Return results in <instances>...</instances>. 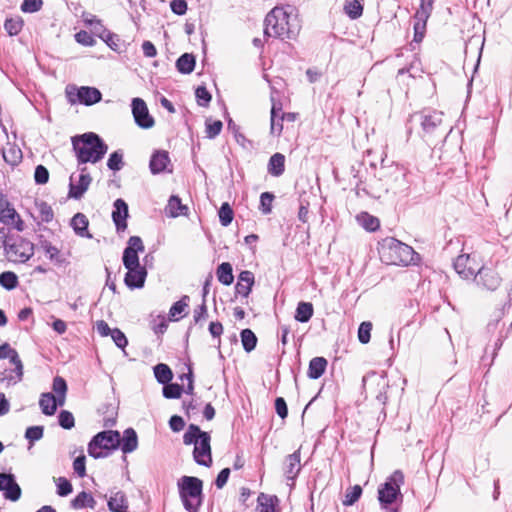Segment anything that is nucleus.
Returning <instances> with one entry per match:
<instances>
[{
	"label": "nucleus",
	"mask_w": 512,
	"mask_h": 512,
	"mask_svg": "<svg viewBox=\"0 0 512 512\" xmlns=\"http://www.w3.org/2000/svg\"><path fill=\"white\" fill-rule=\"evenodd\" d=\"M0 491H3L4 498L16 502L21 497V488L10 473H0Z\"/></svg>",
	"instance_id": "14"
},
{
	"label": "nucleus",
	"mask_w": 512,
	"mask_h": 512,
	"mask_svg": "<svg viewBox=\"0 0 512 512\" xmlns=\"http://www.w3.org/2000/svg\"><path fill=\"white\" fill-rule=\"evenodd\" d=\"M169 163L170 158L168 152L157 151L152 155L149 167L153 174H159L167 169Z\"/></svg>",
	"instance_id": "23"
},
{
	"label": "nucleus",
	"mask_w": 512,
	"mask_h": 512,
	"mask_svg": "<svg viewBox=\"0 0 512 512\" xmlns=\"http://www.w3.org/2000/svg\"><path fill=\"white\" fill-rule=\"evenodd\" d=\"M132 113L135 122L141 128H151L154 125L153 118L149 115L146 103L140 98L132 100Z\"/></svg>",
	"instance_id": "17"
},
{
	"label": "nucleus",
	"mask_w": 512,
	"mask_h": 512,
	"mask_svg": "<svg viewBox=\"0 0 512 512\" xmlns=\"http://www.w3.org/2000/svg\"><path fill=\"white\" fill-rule=\"evenodd\" d=\"M43 427L42 426H31L27 428L25 432V437L33 443L34 441L40 440L43 437Z\"/></svg>",
	"instance_id": "62"
},
{
	"label": "nucleus",
	"mask_w": 512,
	"mask_h": 512,
	"mask_svg": "<svg viewBox=\"0 0 512 512\" xmlns=\"http://www.w3.org/2000/svg\"><path fill=\"white\" fill-rule=\"evenodd\" d=\"M442 115L439 111H423L414 117L420 122L424 133L431 134L442 123Z\"/></svg>",
	"instance_id": "18"
},
{
	"label": "nucleus",
	"mask_w": 512,
	"mask_h": 512,
	"mask_svg": "<svg viewBox=\"0 0 512 512\" xmlns=\"http://www.w3.org/2000/svg\"><path fill=\"white\" fill-rule=\"evenodd\" d=\"M454 269L463 279H472L481 267L477 255L473 253L459 255L454 262Z\"/></svg>",
	"instance_id": "11"
},
{
	"label": "nucleus",
	"mask_w": 512,
	"mask_h": 512,
	"mask_svg": "<svg viewBox=\"0 0 512 512\" xmlns=\"http://www.w3.org/2000/svg\"><path fill=\"white\" fill-rule=\"evenodd\" d=\"M435 0H420L419 8L414 15V38L413 41L419 43L423 40L426 32L427 21L433 11Z\"/></svg>",
	"instance_id": "10"
},
{
	"label": "nucleus",
	"mask_w": 512,
	"mask_h": 512,
	"mask_svg": "<svg viewBox=\"0 0 512 512\" xmlns=\"http://www.w3.org/2000/svg\"><path fill=\"white\" fill-rule=\"evenodd\" d=\"M18 284V277L14 272L6 271L0 274V285L7 290L14 289Z\"/></svg>",
	"instance_id": "48"
},
{
	"label": "nucleus",
	"mask_w": 512,
	"mask_h": 512,
	"mask_svg": "<svg viewBox=\"0 0 512 512\" xmlns=\"http://www.w3.org/2000/svg\"><path fill=\"white\" fill-rule=\"evenodd\" d=\"M301 30L296 8L291 5L274 7L264 19V37L295 39Z\"/></svg>",
	"instance_id": "1"
},
{
	"label": "nucleus",
	"mask_w": 512,
	"mask_h": 512,
	"mask_svg": "<svg viewBox=\"0 0 512 512\" xmlns=\"http://www.w3.org/2000/svg\"><path fill=\"white\" fill-rule=\"evenodd\" d=\"M77 97L80 103L93 105L101 100V93L93 87H81L78 89Z\"/></svg>",
	"instance_id": "27"
},
{
	"label": "nucleus",
	"mask_w": 512,
	"mask_h": 512,
	"mask_svg": "<svg viewBox=\"0 0 512 512\" xmlns=\"http://www.w3.org/2000/svg\"><path fill=\"white\" fill-rule=\"evenodd\" d=\"M101 40L112 50L118 53L121 52L123 42L117 34L109 31L108 33L104 34V37Z\"/></svg>",
	"instance_id": "47"
},
{
	"label": "nucleus",
	"mask_w": 512,
	"mask_h": 512,
	"mask_svg": "<svg viewBox=\"0 0 512 512\" xmlns=\"http://www.w3.org/2000/svg\"><path fill=\"white\" fill-rule=\"evenodd\" d=\"M358 223L368 231H375L379 227L378 218L368 214L367 212H362L357 216Z\"/></svg>",
	"instance_id": "42"
},
{
	"label": "nucleus",
	"mask_w": 512,
	"mask_h": 512,
	"mask_svg": "<svg viewBox=\"0 0 512 512\" xmlns=\"http://www.w3.org/2000/svg\"><path fill=\"white\" fill-rule=\"evenodd\" d=\"M206 135L208 138L213 139L218 136L222 130L223 124L220 120L211 121L206 120Z\"/></svg>",
	"instance_id": "54"
},
{
	"label": "nucleus",
	"mask_w": 512,
	"mask_h": 512,
	"mask_svg": "<svg viewBox=\"0 0 512 512\" xmlns=\"http://www.w3.org/2000/svg\"><path fill=\"white\" fill-rule=\"evenodd\" d=\"M43 0H23L21 10L24 13H34L41 9Z\"/></svg>",
	"instance_id": "59"
},
{
	"label": "nucleus",
	"mask_w": 512,
	"mask_h": 512,
	"mask_svg": "<svg viewBox=\"0 0 512 512\" xmlns=\"http://www.w3.org/2000/svg\"><path fill=\"white\" fill-rule=\"evenodd\" d=\"M163 387V396L167 399L180 398L183 387L177 383H167Z\"/></svg>",
	"instance_id": "52"
},
{
	"label": "nucleus",
	"mask_w": 512,
	"mask_h": 512,
	"mask_svg": "<svg viewBox=\"0 0 512 512\" xmlns=\"http://www.w3.org/2000/svg\"><path fill=\"white\" fill-rule=\"evenodd\" d=\"M177 485L184 508L189 512H198L203 501V482L197 477L183 476Z\"/></svg>",
	"instance_id": "6"
},
{
	"label": "nucleus",
	"mask_w": 512,
	"mask_h": 512,
	"mask_svg": "<svg viewBox=\"0 0 512 512\" xmlns=\"http://www.w3.org/2000/svg\"><path fill=\"white\" fill-rule=\"evenodd\" d=\"M210 435L201 431L197 425L190 424L187 431L183 435L185 445H194L193 457L199 464L209 467L212 463Z\"/></svg>",
	"instance_id": "4"
},
{
	"label": "nucleus",
	"mask_w": 512,
	"mask_h": 512,
	"mask_svg": "<svg viewBox=\"0 0 512 512\" xmlns=\"http://www.w3.org/2000/svg\"><path fill=\"white\" fill-rule=\"evenodd\" d=\"M281 105L272 99L271 115H270V133L275 137H279L283 130V121H281Z\"/></svg>",
	"instance_id": "25"
},
{
	"label": "nucleus",
	"mask_w": 512,
	"mask_h": 512,
	"mask_svg": "<svg viewBox=\"0 0 512 512\" xmlns=\"http://www.w3.org/2000/svg\"><path fill=\"white\" fill-rule=\"evenodd\" d=\"M107 166L110 170L119 171L123 167V154L119 151H115L110 154L107 161Z\"/></svg>",
	"instance_id": "55"
},
{
	"label": "nucleus",
	"mask_w": 512,
	"mask_h": 512,
	"mask_svg": "<svg viewBox=\"0 0 512 512\" xmlns=\"http://www.w3.org/2000/svg\"><path fill=\"white\" fill-rule=\"evenodd\" d=\"M300 469V452L295 451L294 453L287 456L284 473L288 479L294 480L300 472Z\"/></svg>",
	"instance_id": "26"
},
{
	"label": "nucleus",
	"mask_w": 512,
	"mask_h": 512,
	"mask_svg": "<svg viewBox=\"0 0 512 512\" xmlns=\"http://www.w3.org/2000/svg\"><path fill=\"white\" fill-rule=\"evenodd\" d=\"M219 220L223 226H228L233 220V210L228 203H223L219 209Z\"/></svg>",
	"instance_id": "53"
},
{
	"label": "nucleus",
	"mask_w": 512,
	"mask_h": 512,
	"mask_svg": "<svg viewBox=\"0 0 512 512\" xmlns=\"http://www.w3.org/2000/svg\"><path fill=\"white\" fill-rule=\"evenodd\" d=\"M127 244L122 257L124 267L130 269L131 266L137 267L141 265L138 253L143 252L145 249L142 239L138 236H131Z\"/></svg>",
	"instance_id": "13"
},
{
	"label": "nucleus",
	"mask_w": 512,
	"mask_h": 512,
	"mask_svg": "<svg viewBox=\"0 0 512 512\" xmlns=\"http://www.w3.org/2000/svg\"><path fill=\"white\" fill-rule=\"evenodd\" d=\"M13 369H5L4 372L0 373V384H6L7 386L15 385L22 380L23 377V364L22 361L19 363H13Z\"/></svg>",
	"instance_id": "21"
},
{
	"label": "nucleus",
	"mask_w": 512,
	"mask_h": 512,
	"mask_svg": "<svg viewBox=\"0 0 512 512\" xmlns=\"http://www.w3.org/2000/svg\"><path fill=\"white\" fill-rule=\"evenodd\" d=\"M327 367V360L323 357H315L309 363L307 375L311 379L320 378Z\"/></svg>",
	"instance_id": "33"
},
{
	"label": "nucleus",
	"mask_w": 512,
	"mask_h": 512,
	"mask_svg": "<svg viewBox=\"0 0 512 512\" xmlns=\"http://www.w3.org/2000/svg\"><path fill=\"white\" fill-rule=\"evenodd\" d=\"M6 358L10 360L11 364L21 362L17 351L11 348L8 343H4L0 346V359Z\"/></svg>",
	"instance_id": "50"
},
{
	"label": "nucleus",
	"mask_w": 512,
	"mask_h": 512,
	"mask_svg": "<svg viewBox=\"0 0 512 512\" xmlns=\"http://www.w3.org/2000/svg\"><path fill=\"white\" fill-rule=\"evenodd\" d=\"M88 224L87 217L82 213H77L71 220V226L77 235L91 238L92 236L87 231Z\"/></svg>",
	"instance_id": "35"
},
{
	"label": "nucleus",
	"mask_w": 512,
	"mask_h": 512,
	"mask_svg": "<svg viewBox=\"0 0 512 512\" xmlns=\"http://www.w3.org/2000/svg\"><path fill=\"white\" fill-rule=\"evenodd\" d=\"M34 179L37 184H46L49 180V172L43 165H38L35 168Z\"/></svg>",
	"instance_id": "61"
},
{
	"label": "nucleus",
	"mask_w": 512,
	"mask_h": 512,
	"mask_svg": "<svg viewBox=\"0 0 512 512\" xmlns=\"http://www.w3.org/2000/svg\"><path fill=\"white\" fill-rule=\"evenodd\" d=\"M3 245L8 260L15 263H24L34 254V244L23 238H18L11 244L3 240Z\"/></svg>",
	"instance_id": "8"
},
{
	"label": "nucleus",
	"mask_w": 512,
	"mask_h": 512,
	"mask_svg": "<svg viewBox=\"0 0 512 512\" xmlns=\"http://www.w3.org/2000/svg\"><path fill=\"white\" fill-rule=\"evenodd\" d=\"M274 195L270 192H264L260 196V210L263 214H269L272 210Z\"/></svg>",
	"instance_id": "57"
},
{
	"label": "nucleus",
	"mask_w": 512,
	"mask_h": 512,
	"mask_svg": "<svg viewBox=\"0 0 512 512\" xmlns=\"http://www.w3.org/2000/svg\"><path fill=\"white\" fill-rule=\"evenodd\" d=\"M154 375L161 384L169 383L173 378V373L168 365L160 363L154 367Z\"/></svg>",
	"instance_id": "40"
},
{
	"label": "nucleus",
	"mask_w": 512,
	"mask_h": 512,
	"mask_svg": "<svg viewBox=\"0 0 512 512\" xmlns=\"http://www.w3.org/2000/svg\"><path fill=\"white\" fill-rule=\"evenodd\" d=\"M254 284V275L251 271H242L238 276L236 292L244 297H248Z\"/></svg>",
	"instance_id": "24"
},
{
	"label": "nucleus",
	"mask_w": 512,
	"mask_h": 512,
	"mask_svg": "<svg viewBox=\"0 0 512 512\" xmlns=\"http://www.w3.org/2000/svg\"><path fill=\"white\" fill-rule=\"evenodd\" d=\"M241 342L246 352H251L255 349L257 344V337L250 329H243L241 331Z\"/></svg>",
	"instance_id": "43"
},
{
	"label": "nucleus",
	"mask_w": 512,
	"mask_h": 512,
	"mask_svg": "<svg viewBox=\"0 0 512 512\" xmlns=\"http://www.w3.org/2000/svg\"><path fill=\"white\" fill-rule=\"evenodd\" d=\"M95 505V500L94 498L92 497L91 494L85 492V491H82L80 492L72 501H71V506L74 508V509H82V508H85V507H90V508H93Z\"/></svg>",
	"instance_id": "38"
},
{
	"label": "nucleus",
	"mask_w": 512,
	"mask_h": 512,
	"mask_svg": "<svg viewBox=\"0 0 512 512\" xmlns=\"http://www.w3.org/2000/svg\"><path fill=\"white\" fill-rule=\"evenodd\" d=\"M478 286L484 289L494 291L501 284V278L496 271L491 268L481 267L474 276Z\"/></svg>",
	"instance_id": "15"
},
{
	"label": "nucleus",
	"mask_w": 512,
	"mask_h": 512,
	"mask_svg": "<svg viewBox=\"0 0 512 512\" xmlns=\"http://www.w3.org/2000/svg\"><path fill=\"white\" fill-rule=\"evenodd\" d=\"M276 497L265 495L261 493L258 496L257 512H275Z\"/></svg>",
	"instance_id": "41"
},
{
	"label": "nucleus",
	"mask_w": 512,
	"mask_h": 512,
	"mask_svg": "<svg viewBox=\"0 0 512 512\" xmlns=\"http://www.w3.org/2000/svg\"><path fill=\"white\" fill-rule=\"evenodd\" d=\"M72 145L79 164L97 163L108 150L104 141L93 132L74 136Z\"/></svg>",
	"instance_id": "2"
},
{
	"label": "nucleus",
	"mask_w": 512,
	"mask_h": 512,
	"mask_svg": "<svg viewBox=\"0 0 512 512\" xmlns=\"http://www.w3.org/2000/svg\"><path fill=\"white\" fill-rule=\"evenodd\" d=\"M52 389L58 398L59 406H63L66 399L67 384L64 378L56 376L53 380Z\"/></svg>",
	"instance_id": "37"
},
{
	"label": "nucleus",
	"mask_w": 512,
	"mask_h": 512,
	"mask_svg": "<svg viewBox=\"0 0 512 512\" xmlns=\"http://www.w3.org/2000/svg\"><path fill=\"white\" fill-rule=\"evenodd\" d=\"M120 445V433L116 430H106L96 434L88 445V453L93 458L107 457L110 451Z\"/></svg>",
	"instance_id": "7"
},
{
	"label": "nucleus",
	"mask_w": 512,
	"mask_h": 512,
	"mask_svg": "<svg viewBox=\"0 0 512 512\" xmlns=\"http://www.w3.org/2000/svg\"><path fill=\"white\" fill-rule=\"evenodd\" d=\"M147 277V270L145 266L138 265L137 267L131 266L127 269L124 282L130 289L142 288Z\"/></svg>",
	"instance_id": "19"
},
{
	"label": "nucleus",
	"mask_w": 512,
	"mask_h": 512,
	"mask_svg": "<svg viewBox=\"0 0 512 512\" xmlns=\"http://www.w3.org/2000/svg\"><path fill=\"white\" fill-rule=\"evenodd\" d=\"M344 11L351 19H357L363 13V5L359 0H347Z\"/></svg>",
	"instance_id": "44"
},
{
	"label": "nucleus",
	"mask_w": 512,
	"mask_h": 512,
	"mask_svg": "<svg viewBox=\"0 0 512 512\" xmlns=\"http://www.w3.org/2000/svg\"><path fill=\"white\" fill-rule=\"evenodd\" d=\"M75 40L83 45V46H93L95 45L96 43V40L94 39V37L92 36V34H90L89 32L85 31V30H81L79 32H77L75 34Z\"/></svg>",
	"instance_id": "60"
},
{
	"label": "nucleus",
	"mask_w": 512,
	"mask_h": 512,
	"mask_svg": "<svg viewBox=\"0 0 512 512\" xmlns=\"http://www.w3.org/2000/svg\"><path fill=\"white\" fill-rule=\"evenodd\" d=\"M109 510L112 512H128V501L122 491L112 494L108 500Z\"/></svg>",
	"instance_id": "29"
},
{
	"label": "nucleus",
	"mask_w": 512,
	"mask_h": 512,
	"mask_svg": "<svg viewBox=\"0 0 512 512\" xmlns=\"http://www.w3.org/2000/svg\"><path fill=\"white\" fill-rule=\"evenodd\" d=\"M0 222L13 227L21 232L24 230V223L16 210L6 201L0 200Z\"/></svg>",
	"instance_id": "16"
},
{
	"label": "nucleus",
	"mask_w": 512,
	"mask_h": 512,
	"mask_svg": "<svg viewBox=\"0 0 512 512\" xmlns=\"http://www.w3.org/2000/svg\"><path fill=\"white\" fill-rule=\"evenodd\" d=\"M79 170L80 174L77 177L74 174L70 176L68 195L73 199H80L88 190L92 182V177L88 173L86 167H82Z\"/></svg>",
	"instance_id": "12"
},
{
	"label": "nucleus",
	"mask_w": 512,
	"mask_h": 512,
	"mask_svg": "<svg viewBox=\"0 0 512 512\" xmlns=\"http://www.w3.org/2000/svg\"><path fill=\"white\" fill-rule=\"evenodd\" d=\"M313 315V305L309 302H300L296 308L295 319L305 323L310 320Z\"/></svg>",
	"instance_id": "39"
},
{
	"label": "nucleus",
	"mask_w": 512,
	"mask_h": 512,
	"mask_svg": "<svg viewBox=\"0 0 512 512\" xmlns=\"http://www.w3.org/2000/svg\"><path fill=\"white\" fill-rule=\"evenodd\" d=\"M404 484V475L400 470L394 471L378 488V500L386 512H398L403 501L400 491Z\"/></svg>",
	"instance_id": "3"
},
{
	"label": "nucleus",
	"mask_w": 512,
	"mask_h": 512,
	"mask_svg": "<svg viewBox=\"0 0 512 512\" xmlns=\"http://www.w3.org/2000/svg\"><path fill=\"white\" fill-rule=\"evenodd\" d=\"M36 207L38 209L41 221L48 223L53 220L54 213L51 206L48 203L44 201L37 202Z\"/></svg>",
	"instance_id": "51"
},
{
	"label": "nucleus",
	"mask_w": 512,
	"mask_h": 512,
	"mask_svg": "<svg viewBox=\"0 0 512 512\" xmlns=\"http://www.w3.org/2000/svg\"><path fill=\"white\" fill-rule=\"evenodd\" d=\"M195 95L197 98V102L200 106H206L211 100V95L207 91V89L203 86H200L196 89Z\"/></svg>",
	"instance_id": "64"
},
{
	"label": "nucleus",
	"mask_w": 512,
	"mask_h": 512,
	"mask_svg": "<svg viewBox=\"0 0 512 512\" xmlns=\"http://www.w3.org/2000/svg\"><path fill=\"white\" fill-rule=\"evenodd\" d=\"M59 425L64 429H71L75 425L74 416L71 412L62 410L58 416Z\"/></svg>",
	"instance_id": "58"
},
{
	"label": "nucleus",
	"mask_w": 512,
	"mask_h": 512,
	"mask_svg": "<svg viewBox=\"0 0 512 512\" xmlns=\"http://www.w3.org/2000/svg\"><path fill=\"white\" fill-rule=\"evenodd\" d=\"M113 206L112 218L116 229L118 232L124 231L127 228L128 205L123 199H117Z\"/></svg>",
	"instance_id": "20"
},
{
	"label": "nucleus",
	"mask_w": 512,
	"mask_h": 512,
	"mask_svg": "<svg viewBox=\"0 0 512 512\" xmlns=\"http://www.w3.org/2000/svg\"><path fill=\"white\" fill-rule=\"evenodd\" d=\"M372 323L362 322L358 328V339L362 344H367L371 338Z\"/></svg>",
	"instance_id": "56"
},
{
	"label": "nucleus",
	"mask_w": 512,
	"mask_h": 512,
	"mask_svg": "<svg viewBox=\"0 0 512 512\" xmlns=\"http://www.w3.org/2000/svg\"><path fill=\"white\" fill-rule=\"evenodd\" d=\"M122 452L124 454L132 453L138 447V437L137 433L133 428H127L122 437L120 436V445Z\"/></svg>",
	"instance_id": "22"
},
{
	"label": "nucleus",
	"mask_w": 512,
	"mask_h": 512,
	"mask_svg": "<svg viewBox=\"0 0 512 512\" xmlns=\"http://www.w3.org/2000/svg\"><path fill=\"white\" fill-rule=\"evenodd\" d=\"M378 176L384 182L386 191L402 188L406 184L404 168L394 163L382 165L378 170Z\"/></svg>",
	"instance_id": "9"
},
{
	"label": "nucleus",
	"mask_w": 512,
	"mask_h": 512,
	"mask_svg": "<svg viewBox=\"0 0 512 512\" xmlns=\"http://www.w3.org/2000/svg\"><path fill=\"white\" fill-rule=\"evenodd\" d=\"M39 406L43 414L47 416L54 415L59 406L58 398L53 393H42L39 400Z\"/></svg>",
	"instance_id": "28"
},
{
	"label": "nucleus",
	"mask_w": 512,
	"mask_h": 512,
	"mask_svg": "<svg viewBox=\"0 0 512 512\" xmlns=\"http://www.w3.org/2000/svg\"><path fill=\"white\" fill-rule=\"evenodd\" d=\"M165 211L168 216L175 218L180 215H186L188 207L182 204L178 196L172 195L168 200Z\"/></svg>",
	"instance_id": "30"
},
{
	"label": "nucleus",
	"mask_w": 512,
	"mask_h": 512,
	"mask_svg": "<svg viewBox=\"0 0 512 512\" xmlns=\"http://www.w3.org/2000/svg\"><path fill=\"white\" fill-rule=\"evenodd\" d=\"M42 248L45 252V254L48 256V258L58 264H61L64 262V259L61 257L60 251L57 247L53 246L50 242H43Z\"/></svg>",
	"instance_id": "49"
},
{
	"label": "nucleus",
	"mask_w": 512,
	"mask_h": 512,
	"mask_svg": "<svg viewBox=\"0 0 512 512\" xmlns=\"http://www.w3.org/2000/svg\"><path fill=\"white\" fill-rule=\"evenodd\" d=\"M381 260L390 265L407 266L414 261L415 251L395 238H386L379 248Z\"/></svg>",
	"instance_id": "5"
},
{
	"label": "nucleus",
	"mask_w": 512,
	"mask_h": 512,
	"mask_svg": "<svg viewBox=\"0 0 512 512\" xmlns=\"http://www.w3.org/2000/svg\"><path fill=\"white\" fill-rule=\"evenodd\" d=\"M110 336L117 347L124 349L127 346V338L124 335V333L118 328H114Z\"/></svg>",
	"instance_id": "63"
},
{
	"label": "nucleus",
	"mask_w": 512,
	"mask_h": 512,
	"mask_svg": "<svg viewBox=\"0 0 512 512\" xmlns=\"http://www.w3.org/2000/svg\"><path fill=\"white\" fill-rule=\"evenodd\" d=\"M268 173L274 177H279L285 170V156L281 153L273 154L268 162Z\"/></svg>",
	"instance_id": "31"
},
{
	"label": "nucleus",
	"mask_w": 512,
	"mask_h": 512,
	"mask_svg": "<svg viewBox=\"0 0 512 512\" xmlns=\"http://www.w3.org/2000/svg\"><path fill=\"white\" fill-rule=\"evenodd\" d=\"M217 279L224 285H230L233 283V269L230 263L223 262L221 263L216 271Z\"/></svg>",
	"instance_id": "36"
},
{
	"label": "nucleus",
	"mask_w": 512,
	"mask_h": 512,
	"mask_svg": "<svg viewBox=\"0 0 512 512\" xmlns=\"http://www.w3.org/2000/svg\"><path fill=\"white\" fill-rule=\"evenodd\" d=\"M482 53V46H479V41L471 39L465 47V61L480 64Z\"/></svg>",
	"instance_id": "32"
},
{
	"label": "nucleus",
	"mask_w": 512,
	"mask_h": 512,
	"mask_svg": "<svg viewBox=\"0 0 512 512\" xmlns=\"http://www.w3.org/2000/svg\"><path fill=\"white\" fill-rule=\"evenodd\" d=\"M23 24L24 22L21 17H11L5 20L4 28L10 36H15L22 30Z\"/></svg>",
	"instance_id": "45"
},
{
	"label": "nucleus",
	"mask_w": 512,
	"mask_h": 512,
	"mask_svg": "<svg viewBox=\"0 0 512 512\" xmlns=\"http://www.w3.org/2000/svg\"><path fill=\"white\" fill-rule=\"evenodd\" d=\"M3 159L11 166H15L22 160V151L14 144L8 143L2 150Z\"/></svg>",
	"instance_id": "34"
},
{
	"label": "nucleus",
	"mask_w": 512,
	"mask_h": 512,
	"mask_svg": "<svg viewBox=\"0 0 512 512\" xmlns=\"http://www.w3.org/2000/svg\"><path fill=\"white\" fill-rule=\"evenodd\" d=\"M362 494V488L359 485H355L346 490L344 499L342 501L344 506H352Z\"/></svg>",
	"instance_id": "46"
}]
</instances>
